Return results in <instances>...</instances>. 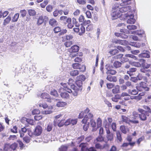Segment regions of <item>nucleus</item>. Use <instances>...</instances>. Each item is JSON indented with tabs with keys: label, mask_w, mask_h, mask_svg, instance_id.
<instances>
[{
	"label": "nucleus",
	"mask_w": 151,
	"mask_h": 151,
	"mask_svg": "<svg viewBox=\"0 0 151 151\" xmlns=\"http://www.w3.org/2000/svg\"><path fill=\"white\" fill-rule=\"evenodd\" d=\"M115 35L118 36V37L120 36L122 38H126L128 37V36L127 35L123 33L118 34L117 33H115Z\"/></svg>",
	"instance_id": "43"
},
{
	"label": "nucleus",
	"mask_w": 151,
	"mask_h": 151,
	"mask_svg": "<svg viewBox=\"0 0 151 151\" xmlns=\"http://www.w3.org/2000/svg\"><path fill=\"white\" fill-rule=\"evenodd\" d=\"M66 22L68 23L67 26L68 28L71 29L73 27V25L71 23V18L70 17L68 18Z\"/></svg>",
	"instance_id": "21"
},
{
	"label": "nucleus",
	"mask_w": 151,
	"mask_h": 151,
	"mask_svg": "<svg viewBox=\"0 0 151 151\" xmlns=\"http://www.w3.org/2000/svg\"><path fill=\"white\" fill-rule=\"evenodd\" d=\"M104 141V139L103 137L101 135L99 134L96 139L94 140V142H101Z\"/></svg>",
	"instance_id": "29"
},
{
	"label": "nucleus",
	"mask_w": 151,
	"mask_h": 151,
	"mask_svg": "<svg viewBox=\"0 0 151 151\" xmlns=\"http://www.w3.org/2000/svg\"><path fill=\"white\" fill-rule=\"evenodd\" d=\"M134 34H136L141 39L142 37H145V32L143 30H137L136 31Z\"/></svg>",
	"instance_id": "16"
},
{
	"label": "nucleus",
	"mask_w": 151,
	"mask_h": 151,
	"mask_svg": "<svg viewBox=\"0 0 151 151\" xmlns=\"http://www.w3.org/2000/svg\"><path fill=\"white\" fill-rule=\"evenodd\" d=\"M63 89L62 87H60L58 89V91L61 93L60 94V96L63 98L67 99L69 97V94L65 92H63Z\"/></svg>",
	"instance_id": "8"
},
{
	"label": "nucleus",
	"mask_w": 151,
	"mask_h": 151,
	"mask_svg": "<svg viewBox=\"0 0 151 151\" xmlns=\"http://www.w3.org/2000/svg\"><path fill=\"white\" fill-rule=\"evenodd\" d=\"M79 71L77 70H72L70 72V75L73 76H76L79 74Z\"/></svg>",
	"instance_id": "25"
},
{
	"label": "nucleus",
	"mask_w": 151,
	"mask_h": 151,
	"mask_svg": "<svg viewBox=\"0 0 151 151\" xmlns=\"http://www.w3.org/2000/svg\"><path fill=\"white\" fill-rule=\"evenodd\" d=\"M73 38V36L71 35H66L63 37L64 39L67 40H72Z\"/></svg>",
	"instance_id": "30"
},
{
	"label": "nucleus",
	"mask_w": 151,
	"mask_h": 151,
	"mask_svg": "<svg viewBox=\"0 0 151 151\" xmlns=\"http://www.w3.org/2000/svg\"><path fill=\"white\" fill-rule=\"evenodd\" d=\"M72 20L73 23L75 24L76 27H78L79 26V24L77 22L76 18H73L72 19Z\"/></svg>",
	"instance_id": "60"
},
{
	"label": "nucleus",
	"mask_w": 151,
	"mask_h": 151,
	"mask_svg": "<svg viewBox=\"0 0 151 151\" xmlns=\"http://www.w3.org/2000/svg\"><path fill=\"white\" fill-rule=\"evenodd\" d=\"M139 88L140 89H142L141 91L143 90L148 91L149 89V88L146 86V83L144 82H141L139 83Z\"/></svg>",
	"instance_id": "15"
},
{
	"label": "nucleus",
	"mask_w": 151,
	"mask_h": 151,
	"mask_svg": "<svg viewBox=\"0 0 151 151\" xmlns=\"http://www.w3.org/2000/svg\"><path fill=\"white\" fill-rule=\"evenodd\" d=\"M40 97L41 98L46 99V101L49 102H51L53 100V99H50V96L46 93H42L40 95Z\"/></svg>",
	"instance_id": "10"
},
{
	"label": "nucleus",
	"mask_w": 151,
	"mask_h": 151,
	"mask_svg": "<svg viewBox=\"0 0 151 151\" xmlns=\"http://www.w3.org/2000/svg\"><path fill=\"white\" fill-rule=\"evenodd\" d=\"M139 58H149L150 55L149 52L147 50H145L143 51L142 52L138 55Z\"/></svg>",
	"instance_id": "13"
},
{
	"label": "nucleus",
	"mask_w": 151,
	"mask_h": 151,
	"mask_svg": "<svg viewBox=\"0 0 151 151\" xmlns=\"http://www.w3.org/2000/svg\"><path fill=\"white\" fill-rule=\"evenodd\" d=\"M122 120L123 122L129 124H130V119L128 118L127 117L124 116H122Z\"/></svg>",
	"instance_id": "24"
},
{
	"label": "nucleus",
	"mask_w": 151,
	"mask_h": 151,
	"mask_svg": "<svg viewBox=\"0 0 151 151\" xmlns=\"http://www.w3.org/2000/svg\"><path fill=\"white\" fill-rule=\"evenodd\" d=\"M97 122L98 127H100L102 125V120L100 118H98L97 119Z\"/></svg>",
	"instance_id": "54"
},
{
	"label": "nucleus",
	"mask_w": 151,
	"mask_h": 151,
	"mask_svg": "<svg viewBox=\"0 0 151 151\" xmlns=\"http://www.w3.org/2000/svg\"><path fill=\"white\" fill-rule=\"evenodd\" d=\"M19 16V13L16 14L14 16L13 19H12V22H15L17 21Z\"/></svg>",
	"instance_id": "40"
},
{
	"label": "nucleus",
	"mask_w": 151,
	"mask_h": 151,
	"mask_svg": "<svg viewBox=\"0 0 151 151\" xmlns=\"http://www.w3.org/2000/svg\"><path fill=\"white\" fill-rule=\"evenodd\" d=\"M103 124L106 129H109L110 124L107 122V120L106 119H105L104 120V121Z\"/></svg>",
	"instance_id": "41"
},
{
	"label": "nucleus",
	"mask_w": 151,
	"mask_h": 151,
	"mask_svg": "<svg viewBox=\"0 0 151 151\" xmlns=\"http://www.w3.org/2000/svg\"><path fill=\"white\" fill-rule=\"evenodd\" d=\"M53 107L52 106H49L46 109L42 111L43 114H48L52 113V112Z\"/></svg>",
	"instance_id": "11"
},
{
	"label": "nucleus",
	"mask_w": 151,
	"mask_h": 151,
	"mask_svg": "<svg viewBox=\"0 0 151 151\" xmlns=\"http://www.w3.org/2000/svg\"><path fill=\"white\" fill-rule=\"evenodd\" d=\"M52 122H50L48 124L47 127V131L50 132V131L52 129Z\"/></svg>",
	"instance_id": "51"
},
{
	"label": "nucleus",
	"mask_w": 151,
	"mask_h": 151,
	"mask_svg": "<svg viewBox=\"0 0 151 151\" xmlns=\"http://www.w3.org/2000/svg\"><path fill=\"white\" fill-rule=\"evenodd\" d=\"M50 94L51 95L55 97H57L58 96L57 91L55 89L51 90L50 92Z\"/></svg>",
	"instance_id": "47"
},
{
	"label": "nucleus",
	"mask_w": 151,
	"mask_h": 151,
	"mask_svg": "<svg viewBox=\"0 0 151 151\" xmlns=\"http://www.w3.org/2000/svg\"><path fill=\"white\" fill-rule=\"evenodd\" d=\"M107 137L108 141H111L113 140V135L112 133L107 135Z\"/></svg>",
	"instance_id": "48"
},
{
	"label": "nucleus",
	"mask_w": 151,
	"mask_h": 151,
	"mask_svg": "<svg viewBox=\"0 0 151 151\" xmlns=\"http://www.w3.org/2000/svg\"><path fill=\"white\" fill-rule=\"evenodd\" d=\"M108 65H106V68L107 70V71L106 72V73L107 74H110L112 75H114L115 74L116 72V70H114L110 69V68L108 67H107Z\"/></svg>",
	"instance_id": "18"
},
{
	"label": "nucleus",
	"mask_w": 151,
	"mask_h": 151,
	"mask_svg": "<svg viewBox=\"0 0 151 151\" xmlns=\"http://www.w3.org/2000/svg\"><path fill=\"white\" fill-rule=\"evenodd\" d=\"M124 5L116 3L113 6L111 16L113 19H117L121 15V13L129 11L125 15V17L127 19V23L128 24H133L135 22L134 18V12L131 10V7L127 6L121 7Z\"/></svg>",
	"instance_id": "1"
},
{
	"label": "nucleus",
	"mask_w": 151,
	"mask_h": 151,
	"mask_svg": "<svg viewBox=\"0 0 151 151\" xmlns=\"http://www.w3.org/2000/svg\"><path fill=\"white\" fill-rule=\"evenodd\" d=\"M79 50V47L76 45H74L72 46L69 50V51L71 53L70 55V56L71 57H74L76 56V54H73V53L76 52Z\"/></svg>",
	"instance_id": "4"
},
{
	"label": "nucleus",
	"mask_w": 151,
	"mask_h": 151,
	"mask_svg": "<svg viewBox=\"0 0 151 151\" xmlns=\"http://www.w3.org/2000/svg\"><path fill=\"white\" fill-rule=\"evenodd\" d=\"M138 60L139 62L140 63V64H141V66L142 67L144 65L146 62L145 60L143 59H139Z\"/></svg>",
	"instance_id": "62"
},
{
	"label": "nucleus",
	"mask_w": 151,
	"mask_h": 151,
	"mask_svg": "<svg viewBox=\"0 0 151 151\" xmlns=\"http://www.w3.org/2000/svg\"><path fill=\"white\" fill-rule=\"evenodd\" d=\"M61 31V30L60 27H56L54 29V31L55 33H57L59 32H60Z\"/></svg>",
	"instance_id": "63"
},
{
	"label": "nucleus",
	"mask_w": 151,
	"mask_h": 151,
	"mask_svg": "<svg viewBox=\"0 0 151 151\" xmlns=\"http://www.w3.org/2000/svg\"><path fill=\"white\" fill-rule=\"evenodd\" d=\"M88 145L87 143H82L80 145L79 147L82 151H87L88 149Z\"/></svg>",
	"instance_id": "17"
},
{
	"label": "nucleus",
	"mask_w": 151,
	"mask_h": 151,
	"mask_svg": "<svg viewBox=\"0 0 151 151\" xmlns=\"http://www.w3.org/2000/svg\"><path fill=\"white\" fill-rule=\"evenodd\" d=\"M116 135L117 140H118L119 142L122 141V138L120 132L118 131L116 132Z\"/></svg>",
	"instance_id": "50"
},
{
	"label": "nucleus",
	"mask_w": 151,
	"mask_h": 151,
	"mask_svg": "<svg viewBox=\"0 0 151 151\" xmlns=\"http://www.w3.org/2000/svg\"><path fill=\"white\" fill-rule=\"evenodd\" d=\"M23 120H25L27 123L31 125H33L34 124V121L33 119H27L25 117H24Z\"/></svg>",
	"instance_id": "23"
},
{
	"label": "nucleus",
	"mask_w": 151,
	"mask_h": 151,
	"mask_svg": "<svg viewBox=\"0 0 151 151\" xmlns=\"http://www.w3.org/2000/svg\"><path fill=\"white\" fill-rule=\"evenodd\" d=\"M73 41H67L64 43V45L66 47H70L73 44Z\"/></svg>",
	"instance_id": "52"
},
{
	"label": "nucleus",
	"mask_w": 151,
	"mask_h": 151,
	"mask_svg": "<svg viewBox=\"0 0 151 151\" xmlns=\"http://www.w3.org/2000/svg\"><path fill=\"white\" fill-rule=\"evenodd\" d=\"M72 66L74 69H79L80 71L83 72L86 70V67L84 65H81L78 63L73 64Z\"/></svg>",
	"instance_id": "5"
},
{
	"label": "nucleus",
	"mask_w": 151,
	"mask_h": 151,
	"mask_svg": "<svg viewBox=\"0 0 151 151\" xmlns=\"http://www.w3.org/2000/svg\"><path fill=\"white\" fill-rule=\"evenodd\" d=\"M28 13L30 16H34L35 15L36 12L34 9H29L28 11Z\"/></svg>",
	"instance_id": "38"
},
{
	"label": "nucleus",
	"mask_w": 151,
	"mask_h": 151,
	"mask_svg": "<svg viewBox=\"0 0 151 151\" xmlns=\"http://www.w3.org/2000/svg\"><path fill=\"white\" fill-rule=\"evenodd\" d=\"M23 140L26 143H29L31 140L30 137L28 136H25L23 138Z\"/></svg>",
	"instance_id": "45"
},
{
	"label": "nucleus",
	"mask_w": 151,
	"mask_h": 151,
	"mask_svg": "<svg viewBox=\"0 0 151 151\" xmlns=\"http://www.w3.org/2000/svg\"><path fill=\"white\" fill-rule=\"evenodd\" d=\"M17 147V145L16 143H14L11 146L10 145V149L14 150L16 149Z\"/></svg>",
	"instance_id": "61"
},
{
	"label": "nucleus",
	"mask_w": 151,
	"mask_h": 151,
	"mask_svg": "<svg viewBox=\"0 0 151 151\" xmlns=\"http://www.w3.org/2000/svg\"><path fill=\"white\" fill-rule=\"evenodd\" d=\"M118 50L116 49L111 50L109 52L110 54L112 55H115L116 54L118 53Z\"/></svg>",
	"instance_id": "49"
},
{
	"label": "nucleus",
	"mask_w": 151,
	"mask_h": 151,
	"mask_svg": "<svg viewBox=\"0 0 151 151\" xmlns=\"http://www.w3.org/2000/svg\"><path fill=\"white\" fill-rule=\"evenodd\" d=\"M130 98L131 99H135L137 101H139L142 99V98H141L138 95L135 96H131Z\"/></svg>",
	"instance_id": "55"
},
{
	"label": "nucleus",
	"mask_w": 151,
	"mask_h": 151,
	"mask_svg": "<svg viewBox=\"0 0 151 151\" xmlns=\"http://www.w3.org/2000/svg\"><path fill=\"white\" fill-rule=\"evenodd\" d=\"M126 56L128 57L134 59L135 60H137V57L130 54H128L126 55Z\"/></svg>",
	"instance_id": "59"
},
{
	"label": "nucleus",
	"mask_w": 151,
	"mask_h": 151,
	"mask_svg": "<svg viewBox=\"0 0 151 151\" xmlns=\"http://www.w3.org/2000/svg\"><path fill=\"white\" fill-rule=\"evenodd\" d=\"M20 13L21 15L23 17H24L26 14V11L24 9L21 10L20 11Z\"/></svg>",
	"instance_id": "58"
},
{
	"label": "nucleus",
	"mask_w": 151,
	"mask_h": 151,
	"mask_svg": "<svg viewBox=\"0 0 151 151\" xmlns=\"http://www.w3.org/2000/svg\"><path fill=\"white\" fill-rule=\"evenodd\" d=\"M11 19V17L9 16H8L4 20L3 24L6 25L8 24L10 22Z\"/></svg>",
	"instance_id": "33"
},
{
	"label": "nucleus",
	"mask_w": 151,
	"mask_h": 151,
	"mask_svg": "<svg viewBox=\"0 0 151 151\" xmlns=\"http://www.w3.org/2000/svg\"><path fill=\"white\" fill-rule=\"evenodd\" d=\"M94 144H95V147L96 148L98 149L102 150V145L97 142H94Z\"/></svg>",
	"instance_id": "34"
},
{
	"label": "nucleus",
	"mask_w": 151,
	"mask_h": 151,
	"mask_svg": "<svg viewBox=\"0 0 151 151\" xmlns=\"http://www.w3.org/2000/svg\"><path fill=\"white\" fill-rule=\"evenodd\" d=\"M137 89H134L133 90L129 89L128 90L129 93L133 95H135L137 94L138 93V90L139 91L142 90V89H140L139 88V86H137L136 87Z\"/></svg>",
	"instance_id": "14"
},
{
	"label": "nucleus",
	"mask_w": 151,
	"mask_h": 151,
	"mask_svg": "<svg viewBox=\"0 0 151 151\" xmlns=\"http://www.w3.org/2000/svg\"><path fill=\"white\" fill-rule=\"evenodd\" d=\"M80 30L81 32H79V34L80 35H81L85 32V27L83 26H81L80 28Z\"/></svg>",
	"instance_id": "57"
},
{
	"label": "nucleus",
	"mask_w": 151,
	"mask_h": 151,
	"mask_svg": "<svg viewBox=\"0 0 151 151\" xmlns=\"http://www.w3.org/2000/svg\"><path fill=\"white\" fill-rule=\"evenodd\" d=\"M43 22L44 19L43 17L42 16H40L38 20L37 24L38 25H40Z\"/></svg>",
	"instance_id": "37"
},
{
	"label": "nucleus",
	"mask_w": 151,
	"mask_h": 151,
	"mask_svg": "<svg viewBox=\"0 0 151 151\" xmlns=\"http://www.w3.org/2000/svg\"><path fill=\"white\" fill-rule=\"evenodd\" d=\"M68 147L66 145H63L59 148V151H67Z\"/></svg>",
	"instance_id": "46"
},
{
	"label": "nucleus",
	"mask_w": 151,
	"mask_h": 151,
	"mask_svg": "<svg viewBox=\"0 0 151 151\" xmlns=\"http://www.w3.org/2000/svg\"><path fill=\"white\" fill-rule=\"evenodd\" d=\"M121 63L119 61H115L113 63L114 66L116 68L120 67L121 65Z\"/></svg>",
	"instance_id": "31"
},
{
	"label": "nucleus",
	"mask_w": 151,
	"mask_h": 151,
	"mask_svg": "<svg viewBox=\"0 0 151 151\" xmlns=\"http://www.w3.org/2000/svg\"><path fill=\"white\" fill-rule=\"evenodd\" d=\"M79 21L81 23V24H83L84 22V17L83 16L81 15L78 18Z\"/></svg>",
	"instance_id": "53"
},
{
	"label": "nucleus",
	"mask_w": 151,
	"mask_h": 151,
	"mask_svg": "<svg viewBox=\"0 0 151 151\" xmlns=\"http://www.w3.org/2000/svg\"><path fill=\"white\" fill-rule=\"evenodd\" d=\"M112 91L114 93H119V86H116L112 90Z\"/></svg>",
	"instance_id": "27"
},
{
	"label": "nucleus",
	"mask_w": 151,
	"mask_h": 151,
	"mask_svg": "<svg viewBox=\"0 0 151 151\" xmlns=\"http://www.w3.org/2000/svg\"><path fill=\"white\" fill-rule=\"evenodd\" d=\"M127 28L129 30L128 32L129 33L134 34L136 31H133L132 30H135L137 28V27L135 25H129L127 26Z\"/></svg>",
	"instance_id": "9"
},
{
	"label": "nucleus",
	"mask_w": 151,
	"mask_h": 151,
	"mask_svg": "<svg viewBox=\"0 0 151 151\" xmlns=\"http://www.w3.org/2000/svg\"><path fill=\"white\" fill-rule=\"evenodd\" d=\"M106 79L107 80L110 82H116L117 80V79L116 77L112 76L111 75H108Z\"/></svg>",
	"instance_id": "19"
},
{
	"label": "nucleus",
	"mask_w": 151,
	"mask_h": 151,
	"mask_svg": "<svg viewBox=\"0 0 151 151\" xmlns=\"http://www.w3.org/2000/svg\"><path fill=\"white\" fill-rule=\"evenodd\" d=\"M88 118L87 115H86L84 119L82 120V122L83 123L86 124L88 120Z\"/></svg>",
	"instance_id": "56"
},
{
	"label": "nucleus",
	"mask_w": 151,
	"mask_h": 151,
	"mask_svg": "<svg viewBox=\"0 0 151 151\" xmlns=\"http://www.w3.org/2000/svg\"><path fill=\"white\" fill-rule=\"evenodd\" d=\"M76 85L78 88H82V86L83 84V82L81 81L80 80H77L76 81Z\"/></svg>",
	"instance_id": "28"
},
{
	"label": "nucleus",
	"mask_w": 151,
	"mask_h": 151,
	"mask_svg": "<svg viewBox=\"0 0 151 151\" xmlns=\"http://www.w3.org/2000/svg\"><path fill=\"white\" fill-rule=\"evenodd\" d=\"M68 84L71 87V88L73 87L74 86H75L74 84V81L72 78H70L69 79Z\"/></svg>",
	"instance_id": "44"
},
{
	"label": "nucleus",
	"mask_w": 151,
	"mask_h": 151,
	"mask_svg": "<svg viewBox=\"0 0 151 151\" xmlns=\"http://www.w3.org/2000/svg\"><path fill=\"white\" fill-rule=\"evenodd\" d=\"M71 88H72V90L71 89V92L68 93H72L74 97H76L78 96V92L81 91L82 90V88H78L75 86L72 87Z\"/></svg>",
	"instance_id": "3"
},
{
	"label": "nucleus",
	"mask_w": 151,
	"mask_h": 151,
	"mask_svg": "<svg viewBox=\"0 0 151 151\" xmlns=\"http://www.w3.org/2000/svg\"><path fill=\"white\" fill-rule=\"evenodd\" d=\"M42 131V127L40 126H37L35 128V129L34 132V134L35 135L39 136L41 134Z\"/></svg>",
	"instance_id": "12"
},
{
	"label": "nucleus",
	"mask_w": 151,
	"mask_h": 151,
	"mask_svg": "<svg viewBox=\"0 0 151 151\" xmlns=\"http://www.w3.org/2000/svg\"><path fill=\"white\" fill-rule=\"evenodd\" d=\"M135 144L134 142H132L124 143L122 145V147H126L130 145L131 146H133Z\"/></svg>",
	"instance_id": "26"
},
{
	"label": "nucleus",
	"mask_w": 151,
	"mask_h": 151,
	"mask_svg": "<svg viewBox=\"0 0 151 151\" xmlns=\"http://www.w3.org/2000/svg\"><path fill=\"white\" fill-rule=\"evenodd\" d=\"M36 68L34 66H32L31 68H29V71L30 75L33 76H35L36 73L35 71Z\"/></svg>",
	"instance_id": "22"
},
{
	"label": "nucleus",
	"mask_w": 151,
	"mask_h": 151,
	"mask_svg": "<svg viewBox=\"0 0 151 151\" xmlns=\"http://www.w3.org/2000/svg\"><path fill=\"white\" fill-rule=\"evenodd\" d=\"M56 103V106L58 107H64L66 106L67 104L65 102L60 101L59 99H56L54 100Z\"/></svg>",
	"instance_id": "6"
},
{
	"label": "nucleus",
	"mask_w": 151,
	"mask_h": 151,
	"mask_svg": "<svg viewBox=\"0 0 151 151\" xmlns=\"http://www.w3.org/2000/svg\"><path fill=\"white\" fill-rule=\"evenodd\" d=\"M60 84L63 87V90H65L68 92H71V89L68 87V84L67 83H61Z\"/></svg>",
	"instance_id": "20"
},
{
	"label": "nucleus",
	"mask_w": 151,
	"mask_h": 151,
	"mask_svg": "<svg viewBox=\"0 0 151 151\" xmlns=\"http://www.w3.org/2000/svg\"><path fill=\"white\" fill-rule=\"evenodd\" d=\"M112 42L115 44H119L123 45H127L128 44V42L125 40H121L116 39H114L112 40Z\"/></svg>",
	"instance_id": "7"
},
{
	"label": "nucleus",
	"mask_w": 151,
	"mask_h": 151,
	"mask_svg": "<svg viewBox=\"0 0 151 151\" xmlns=\"http://www.w3.org/2000/svg\"><path fill=\"white\" fill-rule=\"evenodd\" d=\"M77 122V119H69L65 121L64 120H62L60 122L58 123V126L59 127H62L64 125L68 126L70 124L74 125L76 124Z\"/></svg>",
	"instance_id": "2"
},
{
	"label": "nucleus",
	"mask_w": 151,
	"mask_h": 151,
	"mask_svg": "<svg viewBox=\"0 0 151 151\" xmlns=\"http://www.w3.org/2000/svg\"><path fill=\"white\" fill-rule=\"evenodd\" d=\"M145 113H143L139 115L140 119L142 121H145L147 119Z\"/></svg>",
	"instance_id": "39"
},
{
	"label": "nucleus",
	"mask_w": 151,
	"mask_h": 151,
	"mask_svg": "<svg viewBox=\"0 0 151 151\" xmlns=\"http://www.w3.org/2000/svg\"><path fill=\"white\" fill-rule=\"evenodd\" d=\"M38 106L40 107H42L44 109H46L49 106L45 103H41L40 102L38 104Z\"/></svg>",
	"instance_id": "36"
},
{
	"label": "nucleus",
	"mask_w": 151,
	"mask_h": 151,
	"mask_svg": "<svg viewBox=\"0 0 151 151\" xmlns=\"http://www.w3.org/2000/svg\"><path fill=\"white\" fill-rule=\"evenodd\" d=\"M10 145L8 144L5 145L4 148V151H8L10 149Z\"/></svg>",
	"instance_id": "64"
},
{
	"label": "nucleus",
	"mask_w": 151,
	"mask_h": 151,
	"mask_svg": "<svg viewBox=\"0 0 151 151\" xmlns=\"http://www.w3.org/2000/svg\"><path fill=\"white\" fill-rule=\"evenodd\" d=\"M129 63L131 64L132 65L138 67H139L141 66V64L139 62H130Z\"/></svg>",
	"instance_id": "32"
},
{
	"label": "nucleus",
	"mask_w": 151,
	"mask_h": 151,
	"mask_svg": "<svg viewBox=\"0 0 151 151\" xmlns=\"http://www.w3.org/2000/svg\"><path fill=\"white\" fill-rule=\"evenodd\" d=\"M49 23L52 26L56 25L57 24V22L55 19H50Z\"/></svg>",
	"instance_id": "35"
},
{
	"label": "nucleus",
	"mask_w": 151,
	"mask_h": 151,
	"mask_svg": "<svg viewBox=\"0 0 151 151\" xmlns=\"http://www.w3.org/2000/svg\"><path fill=\"white\" fill-rule=\"evenodd\" d=\"M86 79V78L85 76L83 75H82L79 76L77 77V79L78 80H80L82 81H84Z\"/></svg>",
	"instance_id": "42"
}]
</instances>
